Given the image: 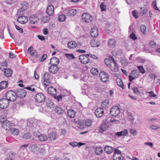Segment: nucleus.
Returning a JSON list of instances; mask_svg holds the SVG:
<instances>
[{
  "mask_svg": "<svg viewBox=\"0 0 160 160\" xmlns=\"http://www.w3.org/2000/svg\"><path fill=\"white\" fill-rule=\"evenodd\" d=\"M117 44L116 41L113 39H110L108 42V45L110 48H114Z\"/></svg>",
  "mask_w": 160,
  "mask_h": 160,
  "instance_id": "23",
  "label": "nucleus"
},
{
  "mask_svg": "<svg viewBox=\"0 0 160 160\" xmlns=\"http://www.w3.org/2000/svg\"><path fill=\"white\" fill-rule=\"evenodd\" d=\"M68 116L71 118H72L74 117L76 114L75 111L72 109L68 110L67 112Z\"/></svg>",
  "mask_w": 160,
  "mask_h": 160,
  "instance_id": "30",
  "label": "nucleus"
},
{
  "mask_svg": "<svg viewBox=\"0 0 160 160\" xmlns=\"http://www.w3.org/2000/svg\"><path fill=\"white\" fill-rule=\"evenodd\" d=\"M2 126L5 129L7 130H10L12 126L11 122L7 120L3 122Z\"/></svg>",
  "mask_w": 160,
  "mask_h": 160,
  "instance_id": "17",
  "label": "nucleus"
},
{
  "mask_svg": "<svg viewBox=\"0 0 160 160\" xmlns=\"http://www.w3.org/2000/svg\"><path fill=\"white\" fill-rule=\"evenodd\" d=\"M140 31L141 32L144 34L146 33V26L144 25H142L140 27Z\"/></svg>",
  "mask_w": 160,
  "mask_h": 160,
  "instance_id": "40",
  "label": "nucleus"
},
{
  "mask_svg": "<svg viewBox=\"0 0 160 160\" xmlns=\"http://www.w3.org/2000/svg\"><path fill=\"white\" fill-rule=\"evenodd\" d=\"M25 10H23L22 8H20L18 11V14L20 16L24 15L25 13Z\"/></svg>",
  "mask_w": 160,
  "mask_h": 160,
  "instance_id": "43",
  "label": "nucleus"
},
{
  "mask_svg": "<svg viewBox=\"0 0 160 160\" xmlns=\"http://www.w3.org/2000/svg\"><path fill=\"white\" fill-rule=\"evenodd\" d=\"M121 136H126L128 134V130L126 129H124L123 131L121 132Z\"/></svg>",
  "mask_w": 160,
  "mask_h": 160,
  "instance_id": "54",
  "label": "nucleus"
},
{
  "mask_svg": "<svg viewBox=\"0 0 160 160\" xmlns=\"http://www.w3.org/2000/svg\"><path fill=\"white\" fill-rule=\"evenodd\" d=\"M66 57L70 59H74L75 57L72 54L66 53L65 55Z\"/></svg>",
  "mask_w": 160,
  "mask_h": 160,
  "instance_id": "42",
  "label": "nucleus"
},
{
  "mask_svg": "<svg viewBox=\"0 0 160 160\" xmlns=\"http://www.w3.org/2000/svg\"><path fill=\"white\" fill-rule=\"evenodd\" d=\"M109 104V102L108 100L103 101L102 102V105L107 106Z\"/></svg>",
  "mask_w": 160,
  "mask_h": 160,
  "instance_id": "62",
  "label": "nucleus"
},
{
  "mask_svg": "<svg viewBox=\"0 0 160 160\" xmlns=\"http://www.w3.org/2000/svg\"><path fill=\"white\" fill-rule=\"evenodd\" d=\"M121 62L122 65L124 66H127L128 64L127 59L125 57H122L121 58Z\"/></svg>",
  "mask_w": 160,
  "mask_h": 160,
  "instance_id": "37",
  "label": "nucleus"
},
{
  "mask_svg": "<svg viewBox=\"0 0 160 160\" xmlns=\"http://www.w3.org/2000/svg\"><path fill=\"white\" fill-rule=\"evenodd\" d=\"M122 111L121 113L123 114L124 117H123V118L125 119V115L126 114H127L128 118H129V117H131L132 116V114L131 112H127V111L126 110L125 108L123 107V109H122Z\"/></svg>",
  "mask_w": 160,
  "mask_h": 160,
  "instance_id": "26",
  "label": "nucleus"
},
{
  "mask_svg": "<svg viewBox=\"0 0 160 160\" xmlns=\"http://www.w3.org/2000/svg\"><path fill=\"white\" fill-rule=\"evenodd\" d=\"M85 124L88 127H90L92 124V121L91 120L88 119L85 121Z\"/></svg>",
  "mask_w": 160,
  "mask_h": 160,
  "instance_id": "48",
  "label": "nucleus"
},
{
  "mask_svg": "<svg viewBox=\"0 0 160 160\" xmlns=\"http://www.w3.org/2000/svg\"><path fill=\"white\" fill-rule=\"evenodd\" d=\"M50 72L53 74H55L58 72L59 68L57 66L55 65H51L48 68Z\"/></svg>",
  "mask_w": 160,
  "mask_h": 160,
  "instance_id": "15",
  "label": "nucleus"
},
{
  "mask_svg": "<svg viewBox=\"0 0 160 160\" xmlns=\"http://www.w3.org/2000/svg\"><path fill=\"white\" fill-rule=\"evenodd\" d=\"M109 127L108 122L104 123L101 125L99 128V131L100 132L102 133L103 132L108 129Z\"/></svg>",
  "mask_w": 160,
  "mask_h": 160,
  "instance_id": "20",
  "label": "nucleus"
},
{
  "mask_svg": "<svg viewBox=\"0 0 160 160\" xmlns=\"http://www.w3.org/2000/svg\"><path fill=\"white\" fill-rule=\"evenodd\" d=\"M33 48L32 46L30 47L28 49V52L30 53L32 57H34L36 58H39L40 56V54H38L37 51L33 50Z\"/></svg>",
  "mask_w": 160,
  "mask_h": 160,
  "instance_id": "9",
  "label": "nucleus"
},
{
  "mask_svg": "<svg viewBox=\"0 0 160 160\" xmlns=\"http://www.w3.org/2000/svg\"><path fill=\"white\" fill-rule=\"evenodd\" d=\"M77 44L76 42L71 41L68 43V47L70 49H73L75 48L77 46Z\"/></svg>",
  "mask_w": 160,
  "mask_h": 160,
  "instance_id": "32",
  "label": "nucleus"
},
{
  "mask_svg": "<svg viewBox=\"0 0 160 160\" xmlns=\"http://www.w3.org/2000/svg\"><path fill=\"white\" fill-rule=\"evenodd\" d=\"M59 62V60L58 58L56 57H52L50 59V63L52 65H55L57 66Z\"/></svg>",
  "mask_w": 160,
  "mask_h": 160,
  "instance_id": "25",
  "label": "nucleus"
},
{
  "mask_svg": "<svg viewBox=\"0 0 160 160\" xmlns=\"http://www.w3.org/2000/svg\"><path fill=\"white\" fill-rule=\"evenodd\" d=\"M99 34L98 29L96 27H93L91 30L90 35L93 38L97 37Z\"/></svg>",
  "mask_w": 160,
  "mask_h": 160,
  "instance_id": "18",
  "label": "nucleus"
},
{
  "mask_svg": "<svg viewBox=\"0 0 160 160\" xmlns=\"http://www.w3.org/2000/svg\"><path fill=\"white\" fill-rule=\"evenodd\" d=\"M33 135L36 137H37L38 138L39 136L40 135L39 132L38 130L35 131L33 132Z\"/></svg>",
  "mask_w": 160,
  "mask_h": 160,
  "instance_id": "60",
  "label": "nucleus"
},
{
  "mask_svg": "<svg viewBox=\"0 0 160 160\" xmlns=\"http://www.w3.org/2000/svg\"><path fill=\"white\" fill-rule=\"evenodd\" d=\"M105 152L107 154H110L113 151V148L111 146H106L104 148Z\"/></svg>",
  "mask_w": 160,
  "mask_h": 160,
  "instance_id": "29",
  "label": "nucleus"
},
{
  "mask_svg": "<svg viewBox=\"0 0 160 160\" xmlns=\"http://www.w3.org/2000/svg\"><path fill=\"white\" fill-rule=\"evenodd\" d=\"M152 6L154 9L156 11H160L157 6L156 1H153L152 3Z\"/></svg>",
  "mask_w": 160,
  "mask_h": 160,
  "instance_id": "45",
  "label": "nucleus"
},
{
  "mask_svg": "<svg viewBox=\"0 0 160 160\" xmlns=\"http://www.w3.org/2000/svg\"><path fill=\"white\" fill-rule=\"evenodd\" d=\"M9 104V101L5 98H1L0 99V108L5 109L7 108Z\"/></svg>",
  "mask_w": 160,
  "mask_h": 160,
  "instance_id": "6",
  "label": "nucleus"
},
{
  "mask_svg": "<svg viewBox=\"0 0 160 160\" xmlns=\"http://www.w3.org/2000/svg\"><path fill=\"white\" fill-rule=\"evenodd\" d=\"M15 27L16 29L18 30L20 33H23V30L22 28H20L18 26L16 25H15Z\"/></svg>",
  "mask_w": 160,
  "mask_h": 160,
  "instance_id": "55",
  "label": "nucleus"
},
{
  "mask_svg": "<svg viewBox=\"0 0 160 160\" xmlns=\"http://www.w3.org/2000/svg\"><path fill=\"white\" fill-rule=\"evenodd\" d=\"M54 98L57 99L58 101H59L60 100H62V96L61 95H59L58 96H56V95H55L54 96H53Z\"/></svg>",
  "mask_w": 160,
  "mask_h": 160,
  "instance_id": "56",
  "label": "nucleus"
},
{
  "mask_svg": "<svg viewBox=\"0 0 160 160\" xmlns=\"http://www.w3.org/2000/svg\"><path fill=\"white\" fill-rule=\"evenodd\" d=\"M56 112L59 115H62L64 112V110L60 106H56L55 108Z\"/></svg>",
  "mask_w": 160,
  "mask_h": 160,
  "instance_id": "28",
  "label": "nucleus"
},
{
  "mask_svg": "<svg viewBox=\"0 0 160 160\" xmlns=\"http://www.w3.org/2000/svg\"><path fill=\"white\" fill-rule=\"evenodd\" d=\"M69 144L72 146L73 147H74L77 146L78 145V142H72L69 143Z\"/></svg>",
  "mask_w": 160,
  "mask_h": 160,
  "instance_id": "63",
  "label": "nucleus"
},
{
  "mask_svg": "<svg viewBox=\"0 0 160 160\" xmlns=\"http://www.w3.org/2000/svg\"><path fill=\"white\" fill-rule=\"evenodd\" d=\"M103 108H98L95 111V113L96 117L100 118L102 117L104 114Z\"/></svg>",
  "mask_w": 160,
  "mask_h": 160,
  "instance_id": "12",
  "label": "nucleus"
},
{
  "mask_svg": "<svg viewBox=\"0 0 160 160\" xmlns=\"http://www.w3.org/2000/svg\"><path fill=\"white\" fill-rule=\"evenodd\" d=\"M148 93L149 94V95L148 96V97H149L154 98L157 96V95L155 94H154L153 92L152 91L149 92H148Z\"/></svg>",
  "mask_w": 160,
  "mask_h": 160,
  "instance_id": "57",
  "label": "nucleus"
},
{
  "mask_svg": "<svg viewBox=\"0 0 160 160\" xmlns=\"http://www.w3.org/2000/svg\"><path fill=\"white\" fill-rule=\"evenodd\" d=\"M104 62L105 64L109 68H112V65L111 64L112 62L111 60L110 59L108 58H106L104 59Z\"/></svg>",
  "mask_w": 160,
  "mask_h": 160,
  "instance_id": "35",
  "label": "nucleus"
},
{
  "mask_svg": "<svg viewBox=\"0 0 160 160\" xmlns=\"http://www.w3.org/2000/svg\"><path fill=\"white\" fill-rule=\"evenodd\" d=\"M50 76L47 72L45 73L43 76V83L45 85L48 86L50 83L49 78Z\"/></svg>",
  "mask_w": 160,
  "mask_h": 160,
  "instance_id": "11",
  "label": "nucleus"
},
{
  "mask_svg": "<svg viewBox=\"0 0 160 160\" xmlns=\"http://www.w3.org/2000/svg\"><path fill=\"white\" fill-rule=\"evenodd\" d=\"M36 101L38 103H42L45 101L46 97L44 95L41 93H38L35 96Z\"/></svg>",
  "mask_w": 160,
  "mask_h": 160,
  "instance_id": "2",
  "label": "nucleus"
},
{
  "mask_svg": "<svg viewBox=\"0 0 160 160\" xmlns=\"http://www.w3.org/2000/svg\"><path fill=\"white\" fill-rule=\"evenodd\" d=\"M91 45L92 47H97L99 46L98 42H96L95 40L92 41L91 43Z\"/></svg>",
  "mask_w": 160,
  "mask_h": 160,
  "instance_id": "47",
  "label": "nucleus"
},
{
  "mask_svg": "<svg viewBox=\"0 0 160 160\" xmlns=\"http://www.w3.org/2000/svg\"><path fill=\"white\" fill-rule=\"evenodd\" d=\"M138 68L141 73L143 74L145 73V71L142 66H138Z\"/></svg>",
  "mask_w": 160,
  "mask_h": 160,
  "instance_id": "51",
  "label": "nucleus"
},
{
  "mask_svg": "<svg viewBox=\"0 0 160 160\" xmlns=\"http://www.w3.org/2000/svg\"><path fill=\"white\" fill-rule=\"evenodd\" d=\"M82 17L83 20L86 22H91L93 19L92 15L88 13H83Z\"/></svg>",
  "mask_w": 160,
  "mask_h": 160,
  "instance_id": "4",
  "label": "nucleus"
},
{
  "mask_svg": "<svg viewBox=\"0 0 160 160\" xmlns=\"http://www.w3.org/2000/svg\"><path fill=\"white\" fill-rule=\"evenodd\" d=\"M88 56L84 55H80L79 58L80 62L84 64L88 63L90 61V59Z\"/></svg>",
  "mask_w": 160,
  "mask_h": 160,
  "instance_id": "10",
  "label": "nucleus"
},
{
  "mask_svg": "<svg viewBox=\"0 0 160 160\" xmlns=\"http://www.w3.org/2000/svg\"><path fill=\"white\" fill-rule=\"evenodd\" d=\"M4 70V74L6 77H9L11 76L12 73V70L11 68H3Z\"/></svg>",
  "mask_w": 160,
  "mask_h": 160,
  "instance_id": "24",
  "label": "nucleus"
},
{
  "mask_svg": "<svg viewBox=\"0 0 160 160\" xmlns=\"http://www.w3.org/2000/svg\"><path fill=\"white\" fill-rule=\"evenodd\" d=\"M113 159V160H120V154H114Z\"/></svg>",
  "mask_w": 160,
  "mask_h": 160,
  "instance_id": "46",
  "label": "nucleus"
},
{
  "mask_svg": "<svg viewBox=\"0 0 160 160\" xmlns=\"http://www.w3.org/2000/svg\"><path fill=\"white\" fill-rule=\"evenodd\" d=\"M17 97L20 98H24L26 95V92L25 90L23 89H18L16 91Z\"/></svg>",
  "mask_w": 160,
  "mask_h": 160,
  "instance_id": "8",
  "label": "nucleus"
},
{
  "mask_svg": "<svg viewBox=\"0 0 160 160\" xmlns=\"http://www.w3.org/2000/svg\"><path fill=\"white\" fill-rule=\"evenodd\" d=\"M50 19V18L49 16H47L46 17H43L42 21L44 23L47 22Z\"/></svg>",
  "mask_w": 160,
  "mask_h": 160,
  "instance_id": "53",
  "label": "nucleus"
},
{
  "mask_svg": "<svg viewBox=\"0 0 160 160\" xmlns=\"http://www.w3.org/2000/svg\"><path fill=\"white\" fill-rule=\"evenodd\" d=\"M47 13L50 16H52L53 15L54 12V8L52 5H48L46 9Z\"/></svg>",
  "mask_w": 160,
  "mask_h": 160,
  "instance_id": "13",
  "label": "nucleus"
},
{
  "mask_svg": "<svg viewBox=\"0 0 160 160\" xmlns=\"http://www.w3.org/2000/svg\"><path fill=\"white\" fill-rule=\"evenodd\" d=\"M130 38L133 40H135L137 39V37L133 32H132L130 35Z\"/></svg>",
  "mask_w": 160,
  "mask_h": 160,
  "instance_id": "52",
  "label": "nucleus"
},
{
  "mask_svg": "<svg viewBox=\"0 0 160 160\" xmlns=\"http://www.w3.org/2000/svg\"><path fill=\"white\" fill-rule=\"evenodd\" d=\"M99 77L103 82H106L108 80V75L104 72H100L99 74Z\"/></svg>",
  "mask_w": 160,
  "mask_h": 160,
  "instance_id": "7",
  "label": "nucleus"
},
{
  "mask_svg": "<svg viewBox=\"0 0 160 160\" xmlns=\"http://www.w3.org/2000/svg\"><path fill=\"white\" fill-rule=\"evenodd\" d=\"M17 21L20 23L24 24L28 21V19L27 17L24 16H19L17 18Z\"/></svg>",
  "mask_w": 160,
  "mask_h": 160,
  "instance_id": "14",
  "label": "nucleus"
},
{
  "mask_svg": "<svg viewBox=\"0 0 160 160\" xmlns=\"http://www.w3.org/2000/svg\"><path fill=\"white\" fill-rule=\"evenodd\" d=\"M66 19V16L64 14H61L60 15L58 18V20L60 22H63Z\"/></svg>",
  "mask_w": 160,
  "mask_h": 160,
  "instance_id": "39",
  "label": "nucleus"
},
{
  "mask_svg": "<svg viewBox=\"0 0 160 160\" xmlns=\"http://www.w3.org/2000/svg\"><path fill=\"white\" fill-rule=\"evenodd\" d=\"M38 138L41 141H45L47 140L48 137L45 134H41Z\"/></svg>",
  "mask_w": 160,
  "mask_h": 160,
  "instance_id": "34",
  "label": "nucleus"
},
{
  "mask_svg": "<svg viewBox=\"0 0 160 160\" xmlns=\"http://www.w3.org/2000/svg\"><path fill=\"white\" fill-rule=\"evenodd\" d=\"M31 137V135L29 132L25 133L23 136L22 138L26 139H28Z\"/></svg>",
  "mask_w": 160,
  "mask_h": 160,
  "instance_id": "41",
  "label": "nucleus"
},
{
  "mask_svg": "<svg viewBox=\"0 0 160 160\" xmlns=\"http://www.w3.org/2000/svg\"><path fill=\"white\" fill-rule=\"evenodd\" d=\"M149 46L151 48H153L155 47L156 44L154 42H151L149 43Z\"/></svg>",
  "mask_w": 160,
  "mask_h": 160,
  "instance_id": "64",
  "label": "nucleus"
},
{
  "mask_svg": "<svg viewBox=\"0 0 160 160\" xmlns=\"http://www.w3.org/2000/svg\"><path fill=\"white\" fill-rule=\"evenodd\" d=\"M147 11V10L146 9H143L142 8H140L139 13L142 16L144 14H145L146 13Z\"/></svg>",
  "mask_w": 160,
  "mask_h": 160,
  "instance_id": "44",
  "label": "nucleus"
},
{
  "mask_svg": "<svg viewBox=\"0 0 160 160\" xmlns=\"http://www.w3.org/2000/svg\"><path fill=\"white\" fill-rule=\"evenodd\" d=\"M5 97L9 101L11 102L15 101L17 98L16 92L12 90L8 91L6 93Z\"/></svg>",
  "mask_w": 160,
  "mask_h": 160,
  "instance_id": "1",
  "label": "nucleus"
},
{
  "mask_svg": "<svg viewBox=\"0 0 160 160\" xmlns=\"http://www.w3.org/2000/svg\"><path fill=\"white\" fill-rule=\"evenodd\" d=\"M48 137L50 140L53 141L58 137V135L56 132H52L49 134Z\"/></svg>",
  "mask_w": 160,
  "mask_h": 160,
  "instance_id": "21",
  "label": "nucleus"
},
{
  "mask_svg": "<svg viewBox=\"0 0 160 160\" xmlns=\"http://www.w3.org/2000/svg\"><path fill=\"white\" fill-rule=\"evenodd\" d=\"M130 132L133 135L135 136L137 134V132L136 130L131 129L130 130Z\"/></svg>",
  "mask_w": 160,
  "mask_h": 160,
  "instance_id": "59",
  "label": "nucleus"
},
{
  "mask_svg": "<svg viewBox=\"0 0 160 160\" xmlns=\"http://www.w3.org/2000/svg\"><path fill=\"white\" fill-rule=\"evenodd\" d=\"M21 5H24L25 7L28 8L29 4L28 3L26 2H22L21 3Z\"/></svg>",
  "mask_w": 160,
  "mask_h": 160,
  "instance_id": "61",
  "label": "nucleus"
},
{
  "mask_svg": "<svg viewBox=\"0 0 160 160\" xmlns=\"http://www.w3.org/2000/svg\"><path fill=\"white\" fill-rule=\"evenodd\" d=\"M11 132L14 135H17L18 134L19 131L18 129L13 128L11 129Z\"/></svg>",
  "mask_w": 160,
  "mask_h": 160,
  "instance_id": "36",
  "label": "nucleus"
},
{
  "mask_svg": "<svg viewBox=\"0 0 160 160\" xmlns=\"http://www.w3.org/2000/svg\"><path fill=\"white\" fill-rule=\"evenodd\" d=\"M132 90L134 94L138 95L140 93V92L138 90L137 87H134L132 88Z\"/></svg>",
  "mask_w": 160,
  "mask_h": 160,
  "instance_id": "49",
  "label": "nucleus"
},
{
  "mask_svg": "<svg viewBox=\"0 0 160 160\" xmlns=\"http://www.w3.org/2000/svg\"><path fill=\"white\" fill-rule=\"evenodd\" d=\"M8 82L6 81H3L0 83V90L6 88L8 86Z\"/></svg>",
  "mask_w": 160,
  "mask_h": 160,
  "instance_id": "31",
  "label": "nucleus"
},
{
  "mask_svg": "<svg viewBox=\"0 0 160 160\" xmlns=\"http://www.w3.org/2000/svg\"><path fill=\"white\" fill-rule=\"evenodd\" d=\"M120 113V109L118 106H114L111 109L110 113L113 117H116Z\"/></svg>",
  "mask_w": 160,
  "mask_h": 160,
  "instance_id": "3",
  "label": "nucleus"
},
{
  "mask_svg": "<svg viewBox=\"0 0 160 160\" xmlns=\"http://www.w3.org/2000/svg\"><path fill=\"white\" fill-rule=\"evenodd\" d=\"M100 7L102 11H104L106 10V6L104 4L103 2L101 3Z\"/></svg>",
  "mask_w": 160,
  "mask_h": 160,
  "instance_id": "50",
  "label": "nucleus"
},
{
  "mask_svg": "<svg viewBox=\"0 0 160 160\" xmlns=\"http://www.w3.org/2000/svg\"><path fill=\"white\" fill-rule=\"evenodd\" d=\"M48 92L49 94L54 96L56 95L57 92L56 89L52 87H49L48 88Z\"/></svg>",
  "mask_w": 160,
  "mask_h": 160,
  "instance_id": "22",
  "label": "nucleus"
},
{
  "mask_svg": "<svg viewBox=\"0 0 160 160\" xmlns=\"http://www.w3.org/2000/svg\"><path fill=\"white\" fill-rule=\"evenodd\" d=\"M132 13L133 16L135 18H138V13L136 10L132 11Z\"/></svg>",
  "mask_w": 160,
  "mask_h": 160,
  "instance_id": "58",
  "label": "nucleus"
},
{
  "mask_svg": "<svg viewBox=\"0 0 160 160\" xmlns=\"http://www.w3.org/2000/svg\"><path fill=\"white\" fill-rule=\"evenodd\" d=\"M29 148L31 152H34L37 151L38 147L36 144L32 143L29 147Z\"/></svg>",
  "mask_w": 160,
  "mask_h": 160,
  "instance_id": "27",
  "label": "nucleus"
},
{
  "mask_svg": "<svg viewBox=\"0 0 160 160\" xmlns=\"http://www.w3.org/2000/svg\"><path fill=\"white\" fill-rule=\"evenodd\" d=\"M102 148L100 147L96 148L95 150V153L97 155L101 154L103 152Z\"/></svg>",
  "mask_w": 160,
  "mask_h": 160,
  "instance_id": "33",
  "label": "nucleus"
},
{
  "mask_svg": "<svg viewBox=\"0 0 160 160\" xmlns=\"http://www.w3.org/2000/svg\"><path fill=\"white\" fill-rule=\"evenodd\" d=\"M139 75V73L137 70H132L131 72L130 75L128 76L129 81L132 82L135 79L137 78Z\"/></svg>",
  "mask_w": 160,
  "mask_h": 160,
  "instance_id": "5",
  "label": "nucleus"
},
{
  "mask_svg": "<svg viewBox=\"0 0 160 160\" xmlns=\"http://www.w3.org/2000/svg\"><path fill=\"white\" fill-rule=\"evenodd\" d=\"M38 19V17L36 14H33L29 18V21L30 23L33 24H35L36 22H37Z\"/></svg>",
  "mask_w": 160,
  "mask_h": 160,
  "instance_id": "19",
  "label": "nucleus"
},
{
  "mask_svg": "<svg viewBox=\"0 0 160 160\" xmlns=\"http://www.w3.org/2000/svg\"><path fill=\"white\" fill-rule=\"evenodd\" d=\"M77 11L75 9H71L68 10L66 13L68 16L72 17L75 16L77 14Z\"/></svg>",
  "mask_w": 160,
  "mask_h": 160,
  "instance_id": "16",
  "label": "nucleus"
},
{
  "mask_svg": "<svg viewBox=\"0 0 160 160\" xmlns=\"http://www.w3.org/2000/svg\"><path fill=\"white\" fill-rule=\"evenodd\" d=\"M90 72L94 76H97L98 73V71L97 69L92 68L91 69Z\"/></svg>",
  "mask_w": 160,
  "mask_h": 160,
  "instance_id": "38",
  "label": "nucleus"
}]
</instances>
